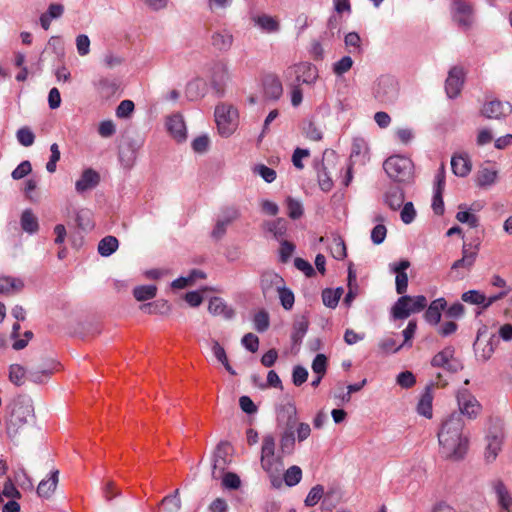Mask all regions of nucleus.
<instances>
[{"label": "nucleus", "mask_w": 512, "mask_h": 512, "mask_svg": "<svg viewBox=\"0 0 512 512\" xmlns=\"http://www.w3.org/2000/svg\"><path fill=\"white\" fill-rule=\"evenodd\" d=\"M280 303L285 310H291L293 308L295 297L292 290L285 287V284L278 290Z\"/></svg>", "instance_id": "obj_50"}, {"label": "nucleus", "mask_w": 512, "mask_h": 512, "mask_svg": "<svg viewBox=\"0 0 512 512\" xmlns=\"http://www.w3.org/2000/svg\"><path fill=\"white\" fill-rule=\"evenodd\" d=\"M464 208H466L465 205L459 206L460 211L457 212L456 219L461 223L468 224L471 228H476L479 225L478 217L467 210H462Z\"/></svg>", "instance_id": "obj_49"}, {"label": "nucleus", "mask_w": 512, "mask_h": 512, "mask_svg": "<svg viewBox=\"0 0 512 512\" xmlns=\"http://www.w3.org/2000/svg\"><path fill=\"white\" fill-rule=\"evenodd\" d=\"M433 367H440L449 372H457L461 365L457 359L454 358V349L446 347L438 352L431 360Z\"/></svg>", "instance_id": "obj_18"}, {"label": "nucleus", "mask_w": 512, "mask_h": 512, "mask_svg": "<svg viewBox=\"0 0 512 512\" xmlns=\"http://www.w3.org/2000/svg\"><path fill=\"white\" fill-rule=\"evenodd\" d=\"M344 43L349 48L350 53L361 54L363 49L361 46V38L357 32H349L344 37Z\"/></svg>", "instance_id": "obj_45"}, {"label": "nucleus", "mask_w": 512, "mask_h": 512, "mask_svg": "<svg viewBox=\"0 0 512 512\" xmlns=\"http://www.w3.org/2000/svg\"><path fill=\"white\" fill-rule=\"evenodd\" d=\"M10 416L30 421L35 418L33 401L28 395H18L12 403Z\"/></svg>", "instance_id": "obj_13"}, {"label": "nucleus", "mask_w": 512, "mask_h": 512, "mask_svg": "<svg viewBox=\"0 0 512 512\" xmlns=\"http://www.w3.org/2000/svg\"><path fill=\"white\" fill-rule=\"evenodd\" d=\"M28 423L29 422L26 420H21L20 418L9 416V418L5 421L7 437L11 441L16 442Z\"/></svg>", "instance_id": "obj_30"}, {"label": "nucleus", "mask_w": 512, "mask_h": 512, "mask_svg": "<svg viewBox=\"0 0 512 512\" xmlns=\"http://www.w3.org/2000/svg\"><path fill=\"white\" fill-rule=\"evenodd\" d=\"M512 113V105L509 102L492 100L484 104L482 114L489 119H501Z\"/></svg>", "instance_id": "obj_22"}, {"label": "nucleus", "mask_w": 512, "mask_h": 512, "mask_svg": "<svg viewBox=\"0 0 512 512\" xmlns=\"http://www.w3.org/2000/svg\"><path fill=\"white\" fill-rule=\"evenodd\" d=\"M284 284V279L274 271H264L260 275V288L264 298L272 297Z\"/></svg>", "instance_id": "obj_15"}, {"label": "nucleus", "mask_w": 512, "mask_h": 512, "mask_svg": "<svg viewBox=\"0 0 512 512\" xmlns=\"http://www.w3.org/2000/svg\"><path fill=\"white\" fill-rule=\"evenodd\" d=\"M451 168L456 176L465 177L471 171V164L467 157L453 156L451 159Z\"/></svg>", "instance_id": "obj_37"}, {"label": "nucleus", "mask_w": 512, "mask_h": 512, "mask_svg": "<svg viewBox=\"0 0 512 512\" xmlns=\"http://www.w3.org/2000/svg\"><path fill=\"white\" fill-rule=\"evenodd\" d=\"M491 488L495 494L499 512H512V494L500 479L491 481Z\"/></svg>", "instance_id": "obj_16"}, {"label": "nucleus", "mask_w": 512, "mask_h": 512, "mask_svg": "<svg viewBox=\"0 0 512 512\" xmlns=\"http://www.w3.org/2000/svg\"><path fill=\"white\" fill-rule=\"evenodd\" d=\"M290 70L295 74L296 82L298 85L300 83L313 85L319 78L317 67L309 62L299 63L291 67Z\"/></svg>", "instance_id": "obj_14"}, {"label": "nucleus", "mask_w": 512, "mask_h": 512, "mask_svg": "<svg viewBox=\"0 0 512 512\" xmlns=\"http://www.w3.org/2000/svg\"><path fill=\"white\" fill-rule=\"evenodd\" d=\"M21 227L22 229L29 233L33 234L38 231L39 224L37 217L33 214L32 210L26 209L22 212L21 215Z\"/></svg>", "instance_id": "obj_38"}, {"label": "nucleus", "mask_w": 512, "mask_h": 512, "mask_svg": "<svg viewBox=\"0 0 512 512\" xmlns=\"http://www.w3.org/2000/svg\"><path fill=\"white\" fill-rule=\"evenodd\" d=\"M32 171L31 163L28 160L22 161L11 173L14 180L27 176Z\"/></svg>", "instance_id": "obj_64"}, {"label": "nucleus", "mask_w": 512, "mask_h": 512, "mask_svg": "<svg viewBox=\"0 0 512 512\" xmlns=\"http://www.w3.org/2000/svg\"><path fill=\"white\" fill-rule=\"evenodd\" d=\"M100 182V175L95 170L88 168L83 171L79 180L75 183V189L82 194L88 190L95 188Z\"/></svg>", "instance_id": "obj_25"}, {"label": "nucleus", "mask_w": 512, "mask_h": 512, "mask_svg": "<svg viewBox=\"0 0 512 512\" xmlns=\"http://www.w3.org/2000/svg\"><path fill=\"white\" fill-rule=\"evenodd\" d=\"M504 434L502 429L494 428L489 430L486 436V448H485V459L488 462H492L496 459L498 453L501 450L503 444Z\"/></svg>", "instance_id": "obj_19"}, {"label": "nucleus", "mask_w": 512, "mask_h": 512, "mask_svg": "<svg viewBox=\"0 0 512 512\" xmlns=\"http://www.w3.org/2000/svg\"><path fill=\"white\" fill-rule=\"evenodd\" d=\"M410 267L408 260H401L397 263H391L389 265L390 271L396 274V292L400 295H404L408 287V275L405 272Z\"/></svg>", "instance_id": "obj_23"}, {"label": "nucleus", "mask_w": 512, "mask_h": 512, "mask_svg": "<svg viewBox=\"0 0 512 512\" xmlns=\"http://www.w3.org/2000/svg\"><path fill=\"white\" fill-rule=\"evenodd\" d=\"M288 216L292 219H298L303 214V206L300 201L288 197L286 200Z\"/></svg>", "instance_id": "obj_57"}, {"label": "nucleus", "mask_w": 512, "mask_h": 512, "mask_svg": "<svg viewBox=\"0 0 512 512\" xmlns=\"http://www.w3.org/2000/svg\"><path fill=\"white\" fill-rule=\"evenodd\" d=\"M254 328L260 332H265L270 325L269 314L265 310H260L257 312L253 318Z\"/></svg>", "instance_id": "obj_51"}, {"label": "nucleus", "mask_w": 512, "mask_h": 512, "mask_svg": "<svg viewBox=\"0 0 512 512\" xmlns=\"http://www.w3.org/2000/svg\"><path fill=\"white\" fill-rule=\"evenodd\" d=\"M497 178V171L494 169L483 168L478 173L477 183L480 187L492 185Z\"/></svg>", "instance_id": "obj_48"}, {"label": "nucleus", "mask_w": 512, "mask_h": 512, "mask_svg": "<svg viewBox=\"0 0 512 512\" xmlns=\"http://www.w3.org/2000/svg\"><path fill=\"white\" fill-rule=\"evenodd\" d=\"M427 298L424 295L409 296L403 295L395 302L391 309L395 319H406L411 314L419 313L427 306Z\"/></svg>", "instance_id": "obj_4"}, {"label": "nucleus", "mask_w": 512, "mask_h": 512, "mask_svg": "<svg viewBox=\"0 0 512 512\" xmlns=\"http://www.w3.org/2000/svg\"><path fill=\"white\" fill-rule=\"evenodd\" d=\"M385 203L392 209L397 210L402 207L404 202V192L399 187H391L384 197Z\"/></svg>", "instance_id": "obj_36"}, {"label": "nucleus", "mask_w": 512, "mask_h": 512, "mask_svg": "<svg viewBox=\"0 0 512 512\" xmlns=\"http://www.w3.org/2000/svg\"><path fill=\"white\" fill-rule=\"evenodd\" d=\"M452 18L459 28L467 30L473 23V8L466 0H453Z\"/></svg>", "instance_id": "obj_8"}, {"label": "nucleus", "mask_w": 512, "mask_h": 512, "mask_svg": "<svg viewBox=\"0 0 512 512\" xmlns=\"http://www.w3.org/2000/svg\"><path fill=\"white\" fill-rule=\"evenodd\" d=\"M353 66V60L350 56H344L333 64V72L341 76L348 72Z\"/></svg>", "instance_id": "obj_59"}, {"label": "nucleus", "mask_w": 512, "mask_h": 512, "mask_svg": "<svg viewBox=\"0 0 512 512\" xmlns=\"http://www.w3.org/2000/svg\"><path fill=\"white\" fill-rule=\"evenodd\" d=\"M498 339L494 336L489 339H484L481 334H478L474 342V351L478 360L487 361L494 353V349Z\"/></svg>", "instance_id": "obj_24"}, {"label": "nucleus", "mask_w": 512, "mask_h": 512, "mask_svg": "<svg viewBox=\"0 0 512 512\" xmlns=\"http://www.w3.org/2000/svg\"><path fill=\"white\" fill-rule=\"evenodd\" d=\"M276 454V441L272 434H267L262 439L261 457L266 458Z\"/></svg>", "instance_id": "obj_52"}, {"label": "nucleus", "mask_w": 512, "mask_h": 512, "mask_svg": "<svg viewBox=\"0 0 512 512\" xmlns=\"http://www.w3.org/2000/svg\"><path fill=\"white\" fill-rule=\"evenodd\" d=\"M253 172L267 183H272L276 179V171L264 164L254 166Z\"/></svg>", "instance_id": "obj_55"}, {"label": "nucleus", "mask_w": 512, "mask_h": 512, "mask_svg": "<svg viewBox=\"0 0 512 512\" xmlns=\"http://www.w3.org/2000/svg\"><path fill=\"white\" fill-rule=\"evenodd\" d=\"M383 168L389 178L394 181L408 183L414 177V164L408 157L394 155L387 158Z\"/></svg>", "instance_id": "obj_3"}, {"label": "nucleus", "mask_w": 512, "mask_h": 512, "mask_svg": "<svg viewBox=\"0 0 512 512\" xmlns=\"http://www.w3.org/2000/svg\"><path fill=\"white\" fill-rule=\"evenodd\" d=\"M447 306V302L444 298L435 299L430 303L428 308L425 311L424 318L425 320L432 325H436L439 323L441 319V311L444 310Z\"/></svg>", "instance_id": "obj_28"}, {"label": "nucleus", "mask_w": 512, "mask_h": 512, "mask_svg": "<svg viewBox=\"0 0 512 512\" xmlns=\"http://www.w3.org/2000/svg\"><path fill=\"white\" fill-rule=\"evenodd\" d=\"M478 255V245L472 247L470 244H463L462 257L456 260L450 269V276L455 280L463 279L475 264Z\"/></svg>", "instance_id": "obj_6"}, {"label": "nucleus", "mask_w": 512, "mask_h": 512, "mask_svg": "<svg viewBox=\"0 0 512 512\" xmlns=\"http://www.w3.org/2000/svg\"><path fill=\"white\" fill-rule=\"evenodd\" d=\"M432 401H433V395H432V384L426 386L424 392L422 393L420 400L417 405V412L426 417L431 418L432 417Z\"/></svg>", "instance_id": "obj_34"}, {"label": "nucleus", "mask_w": 512, "mask_h": 512, "mask_svg": "<svg viewBox=\"0 0 512 512\" xmlns=\"http://www.w3.org/2000/svg\"><path fill=\"white\" fill-rule=\"evenodd\" d=\"M463 82V69L457 66L452 67L445 82V90L447 96L451 99L456 98L461 92Z\"/></svg>", "instance_id": "obj_21"}, {"label": "nucleus", "mask_w": 512, "mask_h": 512, "mask_svg": "<svg viewBox=\"0 0 512 512\" xmlns=\"http://www.w3.org/2000/svg\"><path fill=\"white\" fill-rule=\"evenodd\" d=\"M396 382L402 388L408 389L415 385L416 378L410 371H404L398 374Z\"/></svg>", "instance_id": "obj_62"}, {"label": "nucleus", "mask_w": 512, "mask_h": 512, "mask_svg": "<svg viewBox=\"0 0 512 512\" xmlns=\"http://www.w3.org/2000/svg\"><path fill=\"white\" fill-rule=\"evenodd\" d=\"M283 479L285 484L289 487H293L297 485L302 479V470L299 466L293 465L289 467L284 475Z\"/></svg>", "instance_id": "obj_46"}, {"label": "nucleus", "mask_w": 512, "mask_h": 512, "mask_svg": "<svg viewBox=\"0 0 512 512\" xmlns=\"http://www.w3.org/2000/svg\"><path fill=\"white\" fill-rule=\"evenodd\" d=\"M119 246L118 239L114 236H106L98 244V253L103 257L112 255Z\"/></svg>", "instance_id": "obj_39"}, {"label": "nucleus", "mask_w": 512, "mask_h": 512, "mask_svg": "<svg viewBox=\"0 0 512 512\" xmlns=\"http://www.w3.org/2000/svg\"><path fill=\"white\" fill-rule=\"evenodd\" d=\"M161 504L165 512H178L181 509L179 490L176 489L172 494L165 496Z\"/></svg>", "instance_id": "obj_40"}, {"label": "nucleus", "mask_w": 512, "mask_h": 512, "mask_svg": "<svg viewBox=\"0 0 512 512\" xmlns=\"http://www.w3.org/2000/svg\"><path fill=\"white\" fill-rule=\"evenodd\" d=\"M461 299L469 304L484 306L486 296L478 290H469L462 294Z\"/></svg>", "instance_id": "obj_53"}, {"label": "nucleus", "mask_w": 512, "mask_h": 512, "mask_svg": "<svg viewBox=\"0 0 512 512\" xmlns=\"http://www.w3.org/2000/svg\"><path fill=\"white\" fill-rule=\"evenodd\" d=\"M208 311L215 316H223L231 319L234 316V310L227 306L225 301L220 297H212L209 301Z\"/></svg>", "instance_id": "obj_33"}, {"label": "nucleus", "mask_w": 512, "mask_h": 512, "mask_svg": "<svg viewBox=\"0 0 512 512\" xmlns=\"http://www.w3.org/2000/svg\"><path fill=\"white\" fill-rule=\"evenodd\" d=\"M343 294L342 288L325 289L322 292V301L325 306L335 308Z\"/></svg>", "instance_id": "obj_42"}, {"label": "nucleus", "mask_w": 512, "mask_h": 512, "mask_svg": "<svg viewBox=\"0 0 512 512\" xmlns=\"http://www.w3.org/2000/svg\"><path fill=\"white\" fill-rule=\"evenodd\" d=\"M464 422L458 412L445 418L438 432L440 453L446 459L460 460L468 450V436L464 433Z\"/></svg>", "instance_id": "obj_1"}, {"label": "nucleus", "mask_w": 512, "mask_h": 512, "mask_svg": "<svg viewBox=\"0 0 512 512\" xmlns=\"http://www.w3.org/2000/svg\"><path fill=\"white\" fill-rule=\"evenodd\" d=\"M212 46L221 52L228 51L233 44V35L227 29L214 31L211 35Z\"/></svg>", "instance_id": "obj_27"}, {"label": "nucleus", "mask_w": 512, "mask_h": 512, "mask_svg": "<svg viewBox=\"0 0 512 512\" xmlns=\"http://www.w3.org/2000/svg\"><path fill=\"white\" fill-rule=\"evenodd\" d=\"M263 97L266 100L276 101L280 99L283 94V86L278 78L274 74H267L262 79Z\"/></svg>", "instance_id": "obj_20"}, {"label": "nucleus", "mask_w": 512, "mask_h": 512, "mask_svg": "<svg viewBox=\"0 0 512 512\" xmlns=\"http://www.w3.org/2000/svg\"><path fill=\"white\" fill-rule=\"evenodd\" d=\"M25 376L24 368L19 364H13L9 368V379L12 383L17 386L23 384V378Z\"/></svg>", "instance_id": "obj_60"}, {"label": "nucleus", "mask_w": 512, "mask_h": 512, "mask_svg": "<svg viewBox=\"0 0 512 512\" xmlns=\"http://www.w3.org/2000/svg\"><path fill=\"white\" fill-rule=\"evenodd\" d=\"M404 344L397 345L393 337H386L379 342V348L386 354L398 352Z\"/></svg>", "instance_id": "obj_61"}, {"label": "nucleus", "mask_w": 512, "mask_h": 512, "mask_svg": "<svg viewBox=\"0 0 512 512\" xmlns=\"http://www.w3.org/2000/svg\"><path fill=\"white\" fill-rule=\"evenodd\" d=\"M329 249L332 257L337 260H343L347 255L346 245L344 243V240L340 236L333 237L329 245Z\"/></svg>", "instance_id": "obj_43"}, {"label": "nucleus", "mask_w": 512, "mask_h": 512, "mask_svg": "<svg viewBox=\"0 0 512 512\" xmlns=\"http://www.w3.org/2000/svg\"><path fill=\"white\" fill-rule=\"evenodd\" d=\"M457 403L460 410L458 414H460L461 417L465 415L469 419H474L481 410L480 403L467 389L458 391Z\"/></svg>", "instance_id": "obj_10"}, {"label": "nucleus", "mask_w": 512, "mask_h": 512, "mask_svg": "<svg viewBox=\"0 0 512 512\" xmlns=\"http://www.w3.org/2000/svg\"><path fill=\"white\" fill-rule=\"evenodd\" d=\"M166 126L169 133L176 141L182 142L186 139V126L183 117L180 114L170 116L167 119Z\"/></svg>", "instance_id": "obj_26"}, {"label": "nucleus", "mask_w": 512, "mask_h": 512, "mask_svg": "<svg viewBox=\"0 0 512 512\" xmlns=\"http://www.w3.org/2000/svg\"><path fill=\"white\" fill-rule=\"evenodd\" d=\"M76 224L77 226L82 229H91L93 227L92 221H91V212L88 209H81L76 214Z\"/></svg>", "instance_id": "obj_56"}, {"label": "nucleus", "mask_w": 512, "mask_h": 512, "mask_svg": "<svg viewBox=\"0 0 512 512\" xmlns=\"http://www.w3.org/2000/svg\"><path fill=\"white\" fill-rule=\"evenodd\" d=\"M16 137L18 142L25 147L31 146L35 141V135L28 127L20 128L16 133Z\"/></svg>", "instance_id": "obj_58"}, {"label": "nucleus", "mask_w": 512, "mask_h": 512, "mask_svg": "<svg viewBox=\"0 0 512 512\" xmlns=\"http://www.w3.org/2000/svg\"><path fill=\"white\" fill-rule=\"evenodd\" d=\"M368 154V146L363 139H354L351 148L350 159L360 158V161L365 162Z\"/></svg>", "instance_id": "obj_44"}, {"label": "nucleus", "mask_w": 512, "mask_h": 512, "mask_svg": "<svg viewBox=\"0 0 512 512\" xmlns=\"http://www.w3.org/2000/svg\"><path fill=\"white\" fill-rule=\"evenodd\" d=\"M312 370L317 375H325L327 370V357L324 354H317L312 362Z\"/></svg>", "instance_id": "obj_63"}, {"label": "nucleus", "mask_w": 512, "mask_h": 512, "mask_svg": "<svg viewBox=\"0 0 512 512\" xmlns=\"http://www.w3.org/2000/svg\"><path fill=\"white\" fill-rule=\"evenodd\" d=\"M59 471L53 470L50 473V476L48 479H43L39 483L37 487V494L39 497L42 498H49L54 491L56 490L58 480H59Z\"/></svg>", "instance_id": "obj_32"}, {"label": "nucleus", "mask_w": 512, "mask_h": 512, "mask_svg": "<svg viewBox=\"0 0 512 512\" xmlns=\"http://www.w3.org/2000/svg\"><path fill=\"white\" fill-rule=\"evenodd\" d=\"M398 83L392 76L384 75L378 78L374 89V97L381 103L392 104L398 97Z\"/></svg>", "instance_id": "obj_7"}, {"label": "nucleus", "mask_w": 512, "mask_h": 512, "mask_svg": "<svg viewBox=\"0 0 512 512\" xmlns=\"http://www.w3.org/2000/svg\"><path fill=\"white\" fill-rule=\"evenodd\" d=\"M251 20L255 26L266 33H276L280 29L279 21L275 17L267 14L255 15Z\"/></svg>", "instance_id": "obj_31"}, {"label": "nucleus", "mask_w": 512, "mask_h": 512, "mask_svg": "<svg viewBox=\"0 0 512 512\" xmlns=\"http://www.w3.org/2000/svg\"><path fill=\"white\" fill-rule=\"evenodd\" d=\"M324 488L322 485H316L311 488L308 495L306 496L304 503L307 507L315 506L323 497Z\"/></svg>", "instance_id": "obj_54"}, {"label": "nucleus", "mask_w": 512, "mask_h": 512, "mask_svg": "<svg viewBox=\"0 0 512 512\" xmlns=\"http://www.w3.org/2000/svg\"><path fill=\"white\" fill-rule=\"evenodd\" d=\"M238 217L239 211L237 208H224L216 221L215 227L211 232V236L217 240L221 239L225 235L227 227Z\"/></svg>", "instance_id": "obj_17"}, {"label": "nucleus", "mask_w": 512, "mask_h": 512, "mask_svg": "<svg viewBox=\"0 0 512 512\" xmlns=\"http://www.w3.org/2000/svg\"><path fill=\"white\" fill-rule=\"evenodd\" d=\"M283 457L280 452L266 458L260 457L261 467L271 478L274 487H279L281 484L279 475L284 469Z\"/></svg>", "instance_id": "obj_11"}, {"label": "nucleus", "mask_w": 512, "mask_h": 512, "mask_svg": "<svg viewBox=\"0 0 512 512\" xmlns=\"http://www.w3.org/2000/svg\"><path fill=\"white\" fill-rule=\"evenodd\" d=\"M215 121L221 136L229 137L238 126V112L230 104L221 103L215 108Z\"/></svg>", "instance_id": "obj_5"}, {"label": "nucleus", "mask_w": 512, "mask_h": 512, "mask_svg": "<svg viewBox=\"0 0 512 512\" xmlns=\"http://www.w3.org/2000/svg\"><path fill=\"white\" fill-rule=\"evenodd\" d=\"M157 287L155 285H141L133 289V296L137 301H146L156 296Z\"/></svg>", "instance_id": "obj_41"}, {"label": "nucleus", "mask_w": 512, "mask_h": 512, "mask_svg": "<svg viewBox=\"0 0 512 512\" xmlns=\"http://www.w3.org/2000/svg\"><path fill=\"white\" fill-rule=\"evenodd\" d=\"M24 281L21 278L12 276H0V294L12 295L22 291Z\"/></svg>", "instance_id": "obj_29"}, {"label": "nucleus", "mask_w": 512, "mask_h": 512, "mask_svg": "<svg viewBox=\"0 0 512 512\" xmlns=\"http://www.w3.org/2000/svg\"><path fill=\"white\" fill-rule=\"evenodd\" d=\"M210 83L216 93L222 95L224 88L230 81L229 67L224 61L214 62L210 67Z\"/></svg>", "instance_id": "obj_9"}, {"label": "nucleus", "mask_w": 512, "mask_h": 512, "mask_svg": "<svg viewBox=\"0 0 512 512\" xmlns=\"http://www.w3.org/2000/svg\"><path fill=\"white\" fill-rule=\"evenodd\" d=\"M266 228L277 240H280L286 233V221L282 218L266 223Z\"/></svg>", "instance_id": "obj_47"}, {"label": "nucleus", "mask_w": 512, "mask_h": 512, "mask_svg": "<svg viewBox=\"0 0 512 512\" xmlns=\"http://www.w3.org/2000/svg\"><path fill=\"white\" fill-rule=\"evenodd\" d=\"M231 446L228 442H220L213 454L212 476L220 478L226 470L230 460L228 459Z\"/></svg>", "instance_id": "obj_12"}, {"label": "nucleus", "mask_w": 512, "mask_h": 512, "mask_svg": "<svg viewBox=\"0 0 512 512\" xmlns=\"http://www.w3.org/2000/svg\"><path fill=\"white\" fill-rule=\"evenodd\" d=\"M297 424V409L292 404L284 406L278 416L280 432V453L283 456L292 455L295 450V427Z\"/></svg>", "instance_id": "obj_2"}, {"label": "nucleus", "mask_w": 512, "mask_h": 512, "mask_svg": "<svg viewBox=\"0 0 512 512\" xmlns=\"http://www.w3.org/2000/svg\"><path fill=\"white\" fill-rule=\"evenodd\" d=\"M309 327L308 318L304 315L297 317L293 323V331L291 334V340L294 345H299L304 336L306 335Z\"/></svg>", "instance_id": "obj_35"}]
</instances>
